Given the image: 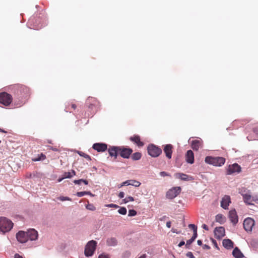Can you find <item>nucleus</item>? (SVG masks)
<instances>
[{
    "label": "nucleus",
    "instance_id": "38",
    "mask_svg": "<svg viewBox=\"0 0 258 258\" xmlns=\"http://www.w3.org/2000/svg\"><path fill=\"white\" fill-rule=\"evenodd\" d=\"M86 208L91 211L95 210L96 208L92 204H88L86 206Z\"/></svg>",
    "mask_w": 258,
    "mask_h": 258
},
{
    "label": "nucleus",
    "instance_id": "60",
    "mask_svg": "<svg viewBox=\"0 0 258 258\" xmlns=\"http://www.w3.org/2000/svg\"><path fill=\"white\" fill-rule=\"evenodd\" d=\"M71 173L73 176L76 175V172L74 170H72V172Z\"/></svg>",
    "mask_w": 258,
    "mask_h": 258
},
{
    "label": "nucleus",
    "instance_id": "58",
    "mask_svg": "<svg viewBox=\"0 0 258 258\" xmlns=\"http://www.w3.org/2000/svg\"><path fill=\"white\" fill-rule=\"evenodd\" d=\"M198 244L199 245H201L202 244V241L201 240H198L197 241Z\"/></svg>",
    "mask_w": 258,
    "mask_h": 258
},
{
    "label": "nucleus",
    "instance_id": "32",
    "mask_svg": "<svg viewBox=\"0 0 258 258\" xmlns=\"http://www.w3.org/2000/svg\"><path fill=\"white\" fill-rule=\"evenodd\" d=\"M134 201V198L131 197V196H129V197H126L125 199L122 200V202L124 204H126V203H128L130 201L132 202V201Z\"/></svg>",
    "mask_w": 258,
    "mask_h": 258
},
{
    "label": "nucleus",
    "instance_id": "23",
    "mask_svg": "<svg viewBox=\"0 0 258 258\" xmlns=\"http://www.w3.org/2000/svg\"><path fill=\"white\" fill-rule=\"evenodd\" d=\"M222 243L224 247L227 249H231L233 247L234 243L230 239H224Z\"/></svg>",
    "mask_w": 258,
    "mask_h": 258
},
{
    "label": "nucleus",
    "instance_id": "59",
    "mask_svg": "<svg viewBox=\"0 0 258 258\" xmlns=\"http://www.w3.org/2000/svg\"><path fill=\"white\" fill-rule=\"evenodd\" d=\"M146 257V254H143L141 255L139 258H145Z\"/></svg>",
    "mask_w": 258,
    "mask_h": 258
},
{
    "label": "nucleus",
    "instance_id": "64",
    "mask_svg": "<svg viewBox=\"0 0 258 258\" xmlns=\"http://www.w3.org/2000/svg\"><path fill=\"white\" fill-rule=\"evenodd\" d=\"M31 22H33V23H34V20H33V19H31V20H30L29 22L30 23Z\"/></svg>",
    "mask_w": 258,
    "mask_h": 258
},
{
    "label": "nucleus",
    "instance_id": "46",
    "mask_svg": "<svg viewBox=\"0 0 258 258\" xmlns=\"http://www.w3.org/2000/svg\"><path fill=\"white\" fill-rule=\"evenodd\" d=\"M197 235H198V234H197V230H195L194 231V234H193V236H192V238L195 240V239L197 238Z\"/></svg>",
    "mask_w": 258,
    "mask_h": 258
},
{
    "label": "nucleus",
    "instance_id": "44",
    "mask_svg": "<svg viewBox=\"0 0 258 258\" xmlns=\"http://www.w3.org/2000/svg\"><path fill=\"white\" fill-rule=\"evenodd\" d=\"M82 181H83V179H79V180H75L74 181V183L76 184H81L82 182Z\"/></svg>",
    "mask_w": 258,
    "mask_h": 258
},
{
    "label": "nucleus",
    "instance_id": "10",
    "mask_svg": "<svg viewBox=\"0 0 258 258\" xmlns=\"http://www.w3.org/2000/svg\"><path fill=\"white\" fill-rule=\"evenodd\" d=\"M243 227L246 231H251L254 225V221L250 218H246L243 221Z\"/></svg>",
    "mask_w": 258,
    "mask_h": 258
},
{
    "label": "nucleus",
    "instance_id": "17",
    "mask_svg": "<svg viewBox=\"0 0 258 258\" xmlns=\"http://www.w3.org/2000/svg\"><path fill=\"white\" fill-rule=\"evenodd\" d=\"M93 148L97 152H102L107 149V145L104 143H95L93 144Z\"/></svg>",
    "mask_w": 258,
    "mask_h": 258
},
{
    "label": "nucleus",
    "instance_id": "45",
    "mask_svg": "<svg viewBox=\"0 0 258 258\" xmlns=\"http://www.w3.org/2000/svg\"><path fill=\"white\" fill-rule=\"evenodd\" d=\"M194 241V240L191 238L190 239L188 240L187 241H186V246L187 245H189L190 244H191V243Z\"/></svg>",
    "mask_w": 258,
    "mask_h": 258
},
{
    "label": "nucleus",
    "instance_id": "24",
    "mask_svg": "<svg viewBox=\"0 0 258 258\" xmlns=\"http://www.w3.org/2000/svg\"><path fill=\"white\" fill-rule=\"evenodd\" d=\"M232 254L235 258H243L244 256L242 253L237 247H235L233 249L232 251Z\"/></svg>",
    "mask_w": 258,
    "mask_h": 258
},
{
    "label": "nucleus",
    "instance_id": "43",
    "mask_svg": "<svg viewBox=\"0 0 258 258\" xmlns=\"http://www.w3.org/2000/svg\"><path fill=\"white\" fill-rule=\"evenodd\" d=\"M186 255L189 258H195V256L193 255L192 253L190 251H188V252H187Z\"/></svg>",
    "mask_w": 258,
    "mask_h": 258
},
{
    "label": "nucleus",
    "instance_id": "37",
    "mask_svg": "<svg viewBox=\"0 0 258 258\" xmlns=\"http://www.w3.org/2000/svg\"><path fill=\"white\" fill-rule=\"evenodd\" d=\"M35 23H36V22L34 23V27L33 28L34 29L38 30L39 29L41 28L43 26V25L40 23H39L38 24H35Z\"/></svg>",
    "mask_w": 258,
    "mask_h": 258
},
{
    "label": "nucleus",
    "instance_id": "25",
    "mask_svg": "<svg viewBox=\"0 0 258 258\" xmlns=\"http://www.w3.org/2000/svg\"><path fill=\"white\" fill-rule=\"evenodd\" d=\"M107 244L110 246H114L117 245V241L114 237L108 238L106 240Z\"/></svg>",
    "mask_w": 258,
    "mask_h": 258
},
{
    "label": "nucleus",
    "instance_id": "5",
    "mask_svg": "<svg viewBox=\"0 0 258 258\" xmlns=\"http://www.w3.org/2000/svg\"><path fill=\"white\" fill-rule=\"evenodd\" d=\"M148 154L153 157H158L162 153V150L158 146L150 144L147 147Z\"/></svg>",
    "mask_w": 258,
    "mask_h": 258
},
{
    "label": "nucleus",
    "instance_id": "35",
    "mask_svg": "<svg viewBox=\"0 0 258 258\" xmlns=\"http://www.w3.org/2000/svg\"><path fill=\"white\" fill-rule=\"evenodd\" d=\"M58 200H59L61 201H72V199L68 197H59L57 198Z\"/></svg>",
    "mask_w": 258,
    "mask_h": 258
},
{
    "label": "nucleus",
    "instance_id": "57",
    "mask_svg": "<svg viewBox=\"0 0 258 258\" xmlns=\"http://www.w3.org/2000/svg\"><path fill=\"white\" fill-rule=\"evenodd\" d=\"M82 182H83L86 185H87L88 184V181L85 179H83V181H82Z\"/></svg>",
    "mask_w": 258,
    "mask_h": 258
},
{
    "label": "nucleus",
    "instance_id": "34",
    "mask_svg": "<svg viewBox=\"0 0 258 258\" xmlns=\"http://www.w3.org/2000/svg\"><path fill=\"white\" fill-rule=\"evenodd\" d=\"M118 213L121 215H125L126 214V209L124 207H121L118 210Z\"/></svg>",
    "mask_w": 258,
    "mask_h": 258
},
{
    "label": "nucleus",
    "instance_id": "4",
    "mask_svg": "<svg viewBox=\"0 0 258 258\" xmlns=\"http://www.w3.org/2000/svg\"><path fill=\"white\" fill-rule=\"evenodd\" d=\"M243 197L244 202L248 205H253V202L258 204V195L252 196L248 192L247 193H243L240 192Z\"/></svg>",
    "mask_w": 258,
    "mask_h": 258
},
{
    "label": "nucleus",
    "instance_id": "11",
    "mask_svg": "<svg viewBox=\"0 0 258 258\" xmlns=\"http://www.w3.org/2000/svg\"><path fill=\"white\" fill-rule=\"evenodd\" d=\"M241 171L240 166L237 163L229 165L227 170V174L230 175L234 173H239Z\"/></svg>",
    "mask_w": 258,
    "mask_h": 258
},
{
    "label": "nucleus",
    "instance_id": "9",
    "mask_svg": "<svg viewBox=\"0 0 258 258\" xmlns=\"http://www.w3.org/2000/svg\"><path fill=\"white\" fill-rule=\"evenodd\" d=\"M87 104L88 105V107L93 111L92 114L97 111V105L99 104V102L95 98L89 97L87 100Z\"/></svg>",
    "mask_w": 258,
    "mask_h": 258
},
{
    "label": "nucleus",
    "instance_id": "30",
    "mask_svg": "<svg viewBox=\"0 0 258 258\" xmlns=\"http://www.w3.org/2000/svg\"><path fill=\"white\" fill-rule=\"evenodd\" d=\"M130 185H132L136 187H139L141 185V183L135 180H130Z\"/></svg>",
    "mask_w": 258,
    "mask_h": 258
},
{
    "label": "nucleus",
    "instance_id": "27",
    "mask_svg": "<svg viewBox=\"0 0 258 258\" xmlns=\"http://www.w3.org/2000/svg\"><path fill=\"white\" fill-rule=\"evenodd\" d=\"M215 220L216 222H219L220 224L224 223L226 221L225 217L221 214H219L216 216Z\"/></svg>",
    "mask_w": 258,
    "mask_h": 258
},
{
    "label": "nucleus",
    "instance_id": "51",
    "mask_svg": "<svg viewBox=\"0 0 258 258\" xmlns=\"http://www.w3.org/2000/svg\"><path fill=\"white\" fill-rule=\"evenodd\" d=\"M202 228L206 230H208L209 228L208 227L206 224H203L202 226Z\"/></svg>",
    "mask_w": 258,
    "mask_h": 258
},
{
    "label": "nucleus",
    "instance_id": "22",
    "mask_svg": "<svg viewBox=\"0 0 258 258\" xmlns=\"http://www.w3.org/2000/svg\"><path fill=\"white\" fill-rule=\"evenodd\" d=\"M185 160L189 164H192L194 162V154L193 152L189 150H188L185 154Z\"/></svg>",
    "mask_w": 258,
    "mask_h": 258
},
{
    "label": "nucleus",
    "instance_id": "3",
    "mask_svg": "<svg viewBox=\"0 0 258 258\" xmlns=\"http://www.w3.org/2000/svg\"><path fill=\"white\" fill-rule=\"evenodd\" d=\"M205 161L206 163L215 166H221L225 163V159L224 158L221 157H213L212 156H207L205 158Z\"/></svg>",
    "mask_w": 258,
    "mask_h": 258
},
{
    "label": "nucleus",
    "instance_id": "55",
    "mask_svg": "<svg viewBox=\"0 0 258 258\" xmlns=\"http://www.w3.org/2000/svg\"><path fill=\"white\" fill-rule=\"evenodd\" d=\"M14 258H23V257L19 254L17 253L15 254Z\"/></svg>",
    "mask_w": 258,
    "mask_h": 258
},
{
    "label": "nucleus",
    "instance_id": "48",
    "mask_svg": "<svg viewBox=\"0 0 258 258\" xmlns=\"http://www.w3.org/2000/svg\"><path fill=\"white\" fill-rule=\"evenodd\" d=\"M124 197V193L123 191H121L118 194V197L120 199L123 198Z\"/></svg>",
    "mask_w": 258,
    "mask_h": 258
},
{
    "label": "nucleus",
    "instance_id": "36",
    "mask_svg": "<svg viewBox=\"0 0 258 258\" xmlns=\"http://www.w3.org/2000/svg\"><path fill=\"white\" fill-rule=\"evenodd\" d=\"M137 215V212L135 210H130L128 211V216H134Z\"/></svg>",
    "mask_w": 258,
    "mask_h": 258
},
{
    "label": "nucleus",
    "instance_id": "16",
    "mask_svg": "<svg viewBox=\"0 0 258 258\" xmlns=\"http://www.w3.org/2000/svg\"><path fill=\"white\" fill-rule=\"evenodd\" d=\"M215 237L218 239H220L225 235V229L223 227L216 228L214 230Z\"/></svg>",
    "mask_w": 258,
    "mask_h": 258
},
{
    "label": "nucleus",
    "instance_id": "63",
    "mask_svg": "<svg viewBox=\"0 0 258 258\" xmlns=\"http://www.w3.org/2000/svg\"><path fill=\"white\" fill-rule=\"evenodd\" d=\"M62 179H62V178H59V179H58V182H60V181H62Z\"/></svg>",
    "mask_w": 258,
    "mask_h": 258
},
{
    "label": "nucleus",
    "instance_id": "28",
    "mask_svg": "<svg viewBox=\"0 0 258 258\" xmlns=\"http://www.w3.org/2000/svg\"><path fill=\"white\" fill-rule=\"evenodd\" d=\"M142 157V154L140 152H136L132 155V159L134 160H139Z\"/></svg>",
    "mask_w": 258,
    "mask_h": 258
},
{
    "label": "nucleus",
    "instance_id": "15",
    "mask_svg": "<svg viewBox=\"0 0 258 258\" xmlns=\"http://www.w3.org/2000/svg\"><path fill=\"white\" fill-rule=\"evenodd\" d=\"M173 147L171 144H167L164 146L163 151L166 156L168 159H171L173 152Z\"/></svg>",
    "mask_w": 258,
    "mask_h": 258
},
{
    "label": "nucleus",
    "instance_id": "33",
    "mask_svg": "<svg viewBox=\"0 0 258 258\" xmlns=\"http://www.w3.org/2000/svg\"><path fill=\"white\" fill-rule=\"evenodd\" d=\"M73 176V175L72 174L71 172H66L63 174V177H62V179H64L67 178H71Z\"/></svg>",
    "mask_w": 258,
    "mask_h": 258
},
{
    "label": "nucleus",
    "instance_id": "13",
    "mask_svg": "<svg viewBox=\"0 0 258 258\" xmlns=\"http://www.w3.org/2000/svg\"><path fill=\"white\" fill-rule=\"evenodd\" d=\"M229 218L233 225H236L238 221V218L236 210L234 209L229 212Z\"/></svg>",
    "mask_w": 258,
    "mask_h": 258
},
{
    "label": "nucleus",
    "instance_id": "31",
    "mask_svg": "<svg viewBox=\"0 0 258 258\" xmlns=\"http://www.w3.org/2000/svg\"><path fill=\"white\" fill-rule=\"evenodd\" d=\"M78 154L81 156H82L83 157H84L85 158H86V159H87L88 160H91V158L90 157L89 155L85 154V153L83 152H81V151H78Z\"/></svg>",
    "mask_w": 258,
    "mask_h": 258
},
{
    "label": "nucleus",
    "instance_id": "19",
    "mask_svg": "<svg viewBox=\"0 0 258 258\" xmlns=\"http://www.w3.org/2000/svg\"><path fill=\"white\" fill-rule=\"evenodd\" d=\"M30 92V89L28 87L25 86H21L19 87L17 90V93L20 94L22 97L27 96Z\"/></svg>",
    "mask_w": 258,
    "mask_h": 258
},
{
    "label": "nucleus",
    "instance_id": "40",
    "mask_svg": "<svg viewBox=\"0 0 258 258\" xmlns=\"http://www.w3.org/2000/svg\"><path fill=\"white\" fill-rule=\"evenodd\" d=\"M106 206L107 207H109V208H117L119 207L118 205L114 204H108V205H106Z\"/></svg>",
    "mask_w": 258,
    "mask_h": 258
},
{
    "label": "nucleus",
    "instance_id": "6",
    "mask_svg": "<svg viewBox=\"0 0 258 258\" xmlns=\"http://www.w3.org/2000/svg\"><path fill=\"white\" fill-rule=\"evenodd\" d=\"M97 242L94 240H91L87 244L85 249V254L87 256L93 255L96 249Z\"/></svg>",
    "mask_w": 258,
    "mask_h": 258
},
{
    "label": "nucleus",
    "instance_id": "7",
    "mask_svg": "<svg viewBox=\"0 0 258 258\" xmlns=\"http://www.w3.org/2000/svg\"><path fill=\"white\" fill-rule=\"evenodd\" d=\"M12 96L6 92L0 93V103L5 105H9L12 102Z\"/></svg>",
    "mask_w": 258,
    "mask_h": 258
},
{
    "label": "nucleus",
    "instance_id": "20",
    "mask_svg": "<svg viewBox=\"0 0 258 258\" xmlns=\"http://www.w3.org/2000/svg\"><path fill=\"white\" fill-rule=\"evenodd\" d=\"M130 140L136 144L139 147H142L144 145V143L141 141L140 137L138 135H134L131 137Z\"/></svg>",
    "mask_w": 258,
    "mask_h": 258
},
{
    "label": "nucleus",
    "instance_id": "54",
    "mask_svg": "<svg viewBox=\"0 0 258 258\" xmlns=\"http://www.w3.org/2000/svg\"><path fill=\"white\" fill-rule=\"evenodd\" d=\"M203 248L204 249H209L210 248V247L209 245H207V244H205L203 246Z\"/></svg>",
    "mask_w": 258,
    "mask_h": 258
},
{
    "label": "nucleus",
    "instance_id": "1",
    "mask_svg": "<svg viewBox=\"0 0 258 258\" xmlns=\"http://www.w3.org/2000/svg\"><path fill=\"white\" fill-rule=\"evenodd\" d=\"M108 151L110 156L114 157L115 158L119 155L123 158L128 159L133 153L131 148H125L124 146H110Z\"/></svg>",
    "mask_w": 258,
    "mask_h": 258
},
{
    "label": "nucleus",
    "instance_id": "53",
    "mask_svg": "<svg viewBox=\"0 0 258 258\" xmlns=\"http://www.w3.org/2000/svg\"><path fill=\"white\" fill-rule=\"evenodd\" d=\"M185 244V242L184 241H181L179 244H178V246L179 247H181L182 246H183V245H184Z\"/></svg>",
    "mask_w": 258,
    "mask_h": 258
},
{
    "label": "nucleus",
    "instance_id": "21",
    "mask_svg": "<svg viewBox=\"0 0 258 258\" xmlns=\"http://www.w3.org/2000/svg\"><path fill=\"white\" fill-rule=\"evenodd\" d=\"M191 146L193 150L198 151L203 147V141L201 139L193 140Z\"/></svg>",
    "mask_w": 258,
    "mask_h": 258
},
{
    "label": "nucleus",
    "instance_id": "62",
    "mask_svg": "<svg viewBox=\"0 0 258 258\" xmlns=\"http://www.w3.org/2000/svg\"><path fill=\"white\" fill-rule=\"evenodd\" d=\"M0 132H3V133H6V131H5L4 130L0 128Z\"/></svg>",
    "mask_w": 258,
    "mask_h": 258
},
{
    "label": "nucleus",
    "instance_id": "56",
    "mask_svg": "<svg viewBox=\"0 0 258 258\" xmlns=\"http://www.w3.org/2000/svg\"><path fill=\"white\" fill-rule=\"evenodd\" d=\"M253 132L255 134H258V127H255V128H253Z\"/></svg>",
    "mask_w": 258,
    "mask_h": 258
},
{
    "label": "nucleus",
    "instance_id": "50",
    "mask_svg": "<svg viewBox=\"0 0 258 258\" xmlns=\"http://www.w3.org/2000/svg\"><path fill=\"white\" fill-rule=\"evenodd\" d=\"M98 258H109L108 255H104V254H100Z\"/></svg>",
    "mask_w": 258,
    "mask_h": 258
},
{
    "label": "nucleus",
    "instance_id": "29",
    "mask_svg": "<svg viewBox=\"0 0 258 258\" xmlns=\"http://www.w3.org/2000/svg\"><path fill=\"white\" fill-rule=\"evenodd\" d=\"M86 195L93 196V194L90 191H79L76 194V195L79 197H81Z\"/></svg>",
    "mask_w": 258,
    "mask_h": 258
},
{
    "label": "nucleus",
    "instance_id": "14",
    "mask_svg": "<svg viewBox=\"0 0 258 258\" xmlns=\"http://www.w3.org/2000/svg\"><path fill=\"white\" fill-rule=\"evenodd\" d=\"M231 203V198L229 196L225 195L221 200V206L224 209L227 210L228 209V206Z\"/></svg>",
    "mask_w": 258,
    "mask_h": 258
},
{
    "label": "nucleus",
    "instance_id": "26",
    "mask_svg": "<svg viewBox=\"0 0 258 258\" xmlns=\"http://www.w3.org/2000/svg\"><path fill=\"white\" fill-rule=\"evenodd\" d=\"M175 177L176 178L181 179L182 180H188V176L185 174L181 173H176L174 174Z\"/></svg>",
    "mask_w": 258,
    "mask_h": 258
},
{
    "label": "nucleus",
    "instance_id": "49",
    "mask_svg": "<svg viewBox=\"0 0 258 258\" xmlns=\"http://www.w3.org/2000/svg\"><path fill=\"white\" fill-rule=\"evenodd\" d=\"M69 104H71V107L73 109H75L77 107L75 103H73V102H71V104L69 103Z\"/></svg>",
    "mask_w": 258,
    "mask_h": 258
},
{
    "label": "nucleus",
    "instance_id": "2",
    "mask_svg": "<svg viewBox=\"0 0 258 258\" xmlns=\"http://www.w3.org/2000/svg\"><path fill=\"white\" fill-rule=\"evenodd\" d=\"M13 227V223L6 217H0V231L3 233L10 231Z\"/></svg>",
    "mask_w": 258,
    "mask_h": 258
},
{
    "label": "nucleus",
    "instance_id": "18",
    "mask_svg": "<svg viewBox=\"0 0 258 258\" xmlns=\"http://www.w3.org/2000/svg\"><path fill=\"white\" fill-rule=\"evenodd\" d=\"M27 232L28 240H35L37 239L38 233L34 229L29 230Z\"/></svg>",
    "mask_w": 258,
    "mask_h": 258
},
{
    "label": "nucleus",
    "instance_id": "8",
    "mask_svg": "<svg viewBox=\"0 0 258 258\" xmlns=\"http://www.w3.org/2000/svg\"><path fill=\"white\" fill-rule=\"evenodd\" d=\"M181 190L179 186L172 187L167 192L166 198L171 200L173 199L180 193Z\"/></svg>",
    "mask_w": 258,
    "mask_h": 258
},
{
    "label": "nucleus",
    "instance_id": "61",
    "mask_svg": "<svg viewBox=\"0 0 258 258\" xmlns=\"http://www.w3.org/2000/svg\"><path fill=\"white\" fill-rule=\"evenodd\" d=\"M65 110H66V112L69 111L70 109H69V107H66V109H65Z\"/></svg>",
    "mask_w": 258,
    "mask_h": 258
},
{
    "label": "nucleus",
    "instance_id": "12",
    "mask_svg": "<svg viewBox=\"0 0 258 258\" xmlns=\"http://www.w3.org/2000/svg\"><path fill=\"white\" fill-rule=\"evenodd\" d=\"M16 238L20 243H25L28 240L27 232L20 231L16 234Z\"/></svg>",
    "mask_w": 258,
    "mask_h": 258
},
{
    "label": "nucleus",
    "instance_id": "47",
    "mask_svg": "<svg viewBox=\"0 0 258 258\" xmlns=\"http://www.w3.org/2000/svg\"><path fill=\"white\" fill-rule=\"evenodd\" d=\"M130 180H126L122 183V184L120 185V187L122 186H123V185H130Z\"/></svg>",
    "mask_w": 258,
    "mask_h": 258
},
{
    "label": "nucleus",
    "instance_id": "42",
    "mask_svg": "<svg viewBox=\"0 0 258 258\" xmlns=\"http://www.w3.org/2000/svg\"><path fill=\"white\" fill-rule=\"evenodd\" d=\"M160 175L162 177H165L166 176H170L169 174L167 173V172L165 171H161L160 172Z\"/></svg>",
    "mask_w": 258,
    "mask_h": 258
},
{
    "label": "nucleus",
    "instance_id": "39",
    "mask_svg": "<svg viewBox=\"0 0 258 258\" xmlns=\"http://www.w3.org/2000/svg\"><path fill=\"white\" fill-rule=\"evenodd\" d=\"M46 158V156L43 155V154H41L40 157L36 159H35L34 161H39V160H43Z\"/></svg>",
    "mask_w": 258,
    "mask_h": 258
},
{
    "label": "nucleus",
    "instance_id": "41",
    "mask_svg": "<svg viewBox=\"0 0 258 258\" xmlns=\"http://www.w3.org/2000/svg\"><path fill=\"white\" fill-rule=\"evenodd\" d=\"M188 227H189V228H191L194 231L195 230H197V227L194 224H189Z\"/></svg>",
    "mask_w": 258,
    "mask_h": 258
},
{
    "label": "nucleus",
    "instance_id": "52",
    "mask_svg": "<svg viewBox=\"0 0 258 258\" xmlns=\"http://www.w3.org/2000/svg\"><path fill=\"white\" fill-rule=\"evenodd\" d=\"M166 226L168 227V228H170L171 226V222L170 221H168L166 223Z\"/></svg>",
    "mask_w": 258,
    "mask_h": 258
}]
</instances>
